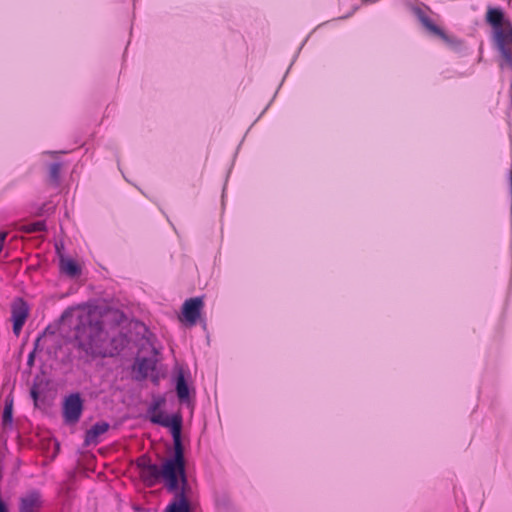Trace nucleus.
Returning <instances> with one entry per match:
<instances>
[{
  "mask_svg": "<svg viewBox=\"0 0 512 512\" xmlns=\"http://www.w3.org/2000/svg\"><path fill=\"white\" fill-rule=\"evenodd\" d=\"M30 308L28 303L21 297L14 299L11 304V320L13 322V333L19 336L29 316Z\"/></svg>",
  "mask_w": 512,
  "mask_h": 512,
  "instance_id": "obj_6",
  "label": "nucleus"
},
{
  "mask_svg": "<svg viewBox=\"0 0 512 512\" xmlns=\"http://www.w3.org/2000/svg\"><path fill=\"white\" fill-rule=\"evenodd\" d=\"M420 21L421 23L423 24V26L429 30L431 33L441 37V38H446L445 36V33L443 32V30L441 28H439L433 21L430 17H428L427 15H421L420 16Z\"/></svg>",
  "mask_w": 512,
  "mask_h": 512,
  "instance_id": "obj_13",
  "label": "nucleus"
},
{
  "mask_svg": "<svg viewBox=\"0 0 512 512\" xmlns=\"http://www.w3.org/2000/svg\"><path fill=\"white\" fill-rule=\"evenodd\" d=\"M46 229V224L43 221H37L27 226L28 232H40Z\"/></svg>",
  "mask_w": 512,
  "mask_h": 512,
  "instance_id": "obj_17",
  "label": "nucleus"
},
{
  "mask_svg": "<svg viewBox=\"0 0 512 512\" xmlns=\"http://www.w3.org/2000/svg\"><path fill=\"white\" fill-rule=\"evenodd\" d=\"M153 463L150 461V459L147 456H142L138 459L137 465L140 468V471H144V468L147 465H152Z\"/></svg>",
  "mask_w": 512,
  "mask_h": 512,
  "instance_id": "obj_18",
  "label": "nucleus"
},
{
  "mask_svg": "<svg viewBox=\"0 0 512 512\" xmlns=\"http://www.w3.org/2000/svg\"><path fill=\"white\" fill-rule=\"evenodd\" d=\"M12 414H13V400L6 399L4 410H3V417H2L4 424L12 423Z\"/></svg>",
  "mask_w": 512,
  "mask_h": 512,
  "instance_id": "obj_15",
  "label": "nucleus"
},
{
  "mask_svg": "<svg viewBox=\"0 0 512 512\" xmlns=\"http://www.w3.org/2000/svg\"><path fill=\"white\" fill-rule=\"evenodd\" d=\"M164 512H191L190 504L183 488L176 493L174 499L166 506Z\"/></svg>",
  "mask_w": 512,
  "mask_h": 512,
  "instance_id": "obj_8",
  "label": "nucleus"
},
{
  "mask_svg": "<svg viewBox=\"0 0 512 512\" xmlns=\"http://www.w3.org/2000/svg\"><path fill=\"white\" fill-rule=\"evenodd\" d=\"M151 369L150 361L147 358H142L138 361V371L143 375L147 376L148 371Z\"/></svg>",
  "mask_w": 512,
  "mask_h": 512,
  "instance_id": "obj_16",
  "label": "nucleus"
},
{
  "mask_svg": "<svg viewBox=\"0 0 512 512\" xmlns=\"http://www.w3.org/2000/svg\"><path fill=\"white\" fill-rule=\"evenodd\" d=\"M140 477L149 487L156 485L163 478L167 490L175 494L180 491L179 477L184 489L187 485V477L183 448H174L173 457L166 459L161 466L155 463L147 465L144 471H140Z\"/></svg>",
  "mask_w": 512,
  "mask_h": 512,
  "instance_id": "obj_2",
  "label": "nucleus"
},
{
  "mask_svg": "<svg viewBox=\"0 0 512 512\" xmlns=\"http://www.w3.org/2000/svg\"><path fill=\"white\" fill-rule=\"evenodd\" d=\"M62 410L65 423H77L83 412V400L80 394L72 393L69 396H67L63 403Z\"/></svg>",
  "mask_w": 512,
  "mask_h": 512,
  "instance_id": "obj_5",
  "label": "nucleus"
},
{
  "mask_svg": "<svg viewBox=\"0 0 512 512\" xmlns=\"http://www.w3.org/2000/svg\"><path fill=\"white\" fill-rule=\"evenodd\" d=\"M60 269L69 277H77L81 273V268L75 260L63 256L60 258Z\"/></svg>",
  "mask_w": 512,
  "mask_h": 512,
  "instance_id": "obj_11",
  "label": "nucleus"
},
{
  "mask_svg": "<svg viewBox=\"0 0 512 512\" xmlns=\"http://www.w3.org/2000/svg\"><path fill=\"white\" fill-rule=\"evenodd\" d=\"M41 496L34 491L21 498L19 512H38L41 507Z\"/></svg>",
  "mask_w": 512,
  "mask_h": 512,
  "instance_id": "obj_9",
  "label": "nucleus"
},
{
  "mask_svg": "<svg viewBox=\"0 0 512 512\" xmlns=\"http://www.w3.org/2000/svg\"><path fill=\"white\" fill-rule=\"evenodd\" d=\"M31 394H32V396H33V398H34V399H36V398H37V393H36V391L32 390V391H31Z\"/></svg>",
  "mask_w": 512,
  "mask_h": 512,
  "instance_id": "obj_21",
  "label": "nucleus"
},
{
  "mask_svg": "<svg viewBox=\"0 0 512 512\" xmlns=\"http://www.w3.org/2000/svg\"><path fill=\"white\" fill-rule=\"evenodd\" d=\"M487 21L495 28V42L506 63L512 65V51L507 47L510 36L502 30L503 13L500 9L490 8Z\"/></svg>",
  "mask_w": 512,
  "mask_h": 512,
  "instance_id": "obj_3",
  "label": "nucleus"
},
{
  "mask_svg": "<svg viewBox=\"0 0 512 512\" xmlns=\"http://www.w3.org/2000/svg\"><path fill=\"white\" fill-rule=\"evenodd\" d=\"M109 429L107 422H97L86 432L87 443H97L100 435L106 433Z\"/></svg>",
  "mask_w": 512,
  "mask_h": 512,
  "instance_id": "obj_12",
  "label": "nucleus"
},
{
  "mask_svg": "<svg viewBox=\"0 0 512 512\" xmlns=\"http://www.w3.org/2000/svg\"><path fill=\"white\" fill-rule=\"evenodd\" d=\"M39 342H40V337L37 338V340H36V346L38 345Z\"/></svg>",
  "mask_w": 512,
  "mask_h": 512,
  "instance_id": "obj_22",
  "label": "nucleus"
},
{
  "mask_svg": "<svg viewBox=\"0 0 512 512\" xmlns=\"http://www.w3.org/2000/svg\"><path fill=\"white\" fill-rule=\"evenodd\" d=\"M150 416V421L154 424H158L165 428H169L174 448H183L181 443V429H182V418L179 415H174L171 418L165 415L162 411H157L156 407L153 408Z\"/></svg>",
  "mask_w": 512,
  "mask_h": 512,
  "instance_id": "obj_4",
  "label": "nucleus"
},
{
  "mask_svg": "<svg viewBox=\"0 0 512 512\" xmlns=\"http://www.w3.org/2000/svg\"><path fill=\"white\" fill-rule=\"evenodd\" d=\"M61 164L53 163L49 168V179L53 185H58L60 179Z\"/></svg>",
  "mask_w": 512,
  "mask_h": 512,
  "instance_id": "obj_14",
  "label": "nucleus"
},
{
  "mask_svg": "<svg viewBox=\"0 0 512 512\" xmlns=\"http://www.w3.org/2000/svg\"><path fill=\"white\" fill-rule=\"evenodd\" d=\"M0 512H8L6 503L0 498Z\"/></svg>",
  "mask_w": 512,
  "mask_h": 512,
  "instance_id": "obj_19",
  "label": "nucleus"
},
{
  "mask_svg": "<svg viewBox=\"0 0 512 512\" xmlns=\"http://www.w3.org/2000/svg\"><path fill=\"white\" fill-rule=\"evenodd\" d=\"M204 303L202 297H194L187 299L182 306V316L183 321H185L189 326L196 325Z\"/></svg>",
  "mask_w": 512,
  "mask_h": 512,
  "instance_id": "obj_7",
  "label": "nucleus"
},
{
  "mask_svg": "<svg viewBox=\"0 0 512 512\" xmlns=\"http://www.w3.org/2000/svg\"><path fill=\"white\" fill-rule=\"evenodd\" d=\"M33 362H34V351H32V352L29 354V356H28V360H27V363H28V365H29V366H32Z\"/></svg>",
  "mask_w": 512,
  "mask_h": 512,
  "instance_id": "obj_20",
  "label": "nucleus"
},
{
  "mask_svg": "<svg viewBox=\"0 0 512 512\" xmlns=\"http://www.w3.org/2000/svg\"><path fill=\"white\" fill-rule=\"evenodd\" d=\"M122 314L115 309H90L78 316L75 340L78 348L92 358L118 355L128 340L120 331Z\"/></svg>",
  "mask_w": 512,
  "mask_h": 512,
  "instance_id": "obj_1",
  "label": "nucleus"
},
{
  "mask_svg": "<svg viewBox=\"0 0 512 512\" xmlns=\"http://www.w3.org/2000/svg\"><path fill=\"white\" fill-rule=\"evenodd\" d=\"M176 393L179 401L181 403H189L190 402V388L185 379V375L182 369H180L177 373L176 377Z\"/></svg>",
  "mask_w": 512,
  "mask_h": 512,
  "instance_id": "obj_10",
  "label": "nucleus"
}]
</instances>
